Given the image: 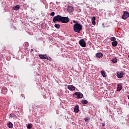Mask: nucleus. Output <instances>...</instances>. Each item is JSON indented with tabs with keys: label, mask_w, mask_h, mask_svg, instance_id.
<instances>
[{
	"label": "nucleus",
	"mask_w": 129,
	"mask_h": 129,
	"mask_svg": "<svg viewBox=\"0 0 129 129\" xmlns=\"http://www.w3.org/2000/svg\"><path fill=\"white\" fill-rule=\"evenodd\" d=\"M96 57L97 58H102L103 57V54L101 52H98L96 54Z\"/></svg>",
	"instance_id": "9"
},
{
	"label": "nucleus",
	"mask_w": 129,
	"mask_h": 129,
	"mask_svg": "<svg viewBox=\"0 0 129 129\" xmlns=\"http://www.w3.org/2000/svg\"><path fill=\"white\" fill-rule=\"evenodd\" d=\"M101 74H102L103 77H106V75H105V72L104 71H101Z\"/></svg>",
	"instance_id": "17"
},
{
	"label": "nucleus",
	"mask_w": 129,
	"mask_h": 129,
	"mask_svg": "<svg viewBox=\"0 0 129 129\" xmlns=\"http://www.w3.org/2000/svg\"><path fill=\"white\" fill-rule=\"evenodd\" d=\"M28 129H31L32 128V124H28L27 126Z\"/></svg>",
	"instance_id": "24"
},
{
	"label": "nucleus",
	"mask_w": 129,
	"mask_h": 129,
	"mask_svg": "<svg viewBox=\"0 0 129 129\" xmlns=\"http://www.w3.org/2000/svg\"><path fill=\"white\" fill-rule=\"evenodd\" d=\"M74 111H75V112H76L77 113L78 112V111H79V106H78V105L75 106V108H74Z\"/></svg>",
	"instance_id": "13"
},
{
	"label": "nucleus",
	"mask_w": 129,
	"mask_h": 129,
	"mask_svg": "<svg viewBox=\"0 0 129 129\" xmlns=\"http://www.w3.org/2000/svg\"><path fill=\"white\" fill-rule=\"evenodd\" d=\"M8 126L9 127V128H13V124L11 122H9L8 124Z\"/></svg>",
	"instance_id": "16"
},
{
	"label": "nucleus",
	"mask_w": 129,
	"mask_h": 129,
	"mask_svg": "<svg viewBox=\"0 0 129 129\" xmlns=\"http://www.w3.org/2000/svg\"><path fill=\"white\" fill-rule=\"evenodd\" d=\"M89 119H90V118H88V117H87V118H85V121L86 122H87L89 121Z\"/></svg>",
	"instance_id": "25"
},
{
	"label": "nucleus",
	"mask_w": 129,
	"mask_h": 129,
	"mask_svg": "<svg viewBox=\"0 0 129 129\" xmlns=\"http://www.w3.org/2000/svg\"><path fill=\"white\" fill-rule=\"evenodd\" d=\"M7 92H8V89L6 87H4L2 88L1 93L2 94H7Z\"/></svg>",
	"instance_id": "8"
},
{
	"label": "nucleus",
	"mask_w": 129,
	"mask_h": 129,
	"mask_svg": "<svg viewBox=\"0 0 129 129\" xmlns=\"http://www.w3.org/2000/svg\"><path fill=\"white\" fill-rule=\"evenodd\" d=\"M68 89H69V90L73 91V90H75V87H74L72 85L68 86Z\"/></svg>",
	"instance_id": "12"
},
{
	"label": "nucleus",
	"mask_w": 129,
	"mask_h": 129,
	"mask_svg": "<svg viewBox=\"0 0 129 129\" xmlns=\"http://www.w3.org/2000/svg\"><path fill=\"white\" fill-rule=\"evenodd\" d=\"M10 117H16L17 116V115H16V114L12 113V114H10Z\"/></svg>",
	"instance_id": "22"
},
{
	"label": "nucleus",
	"mask_w": 129,
	"mask_h": 129,
	"mask_svg": "<svg viewBox=\"0 0 129 129\" xmlns=\"http://www.w3.org/2000/svg\"><path fill=\"white\" fill-rule=\"evenodd\" d=\"M117 41L116 40H115L114 41H113L112 42V46L113 47H116L117 46Z\"/></svg>",
	"instance_id": "14"
},
{
	"label": "nucleus",
	"mask_w": 129,
	"mask_h": 129,
	"mask_svg": "<svg viewBox=\"0 0 129 129\" xmlns=\"http://www.w3.org/2000/svg\"><path fill=\"white\" fill-rule=\"evenodd\" d=\"M117 76L118 78H122V77H123V72H117Z\"/></svg>",
	"instance_id": "7"
},
{
	"label": "nucleus",
	"mask_w": 129,
	"mask_h": 129,
	"mask_svg": "<svg viewBox=\"0 0 129 129\" xmlns=\"http://www.w3.org/2000/svg\"><path fill=\"white\" fill-rule=\"evenodd\" d=\"M73 23H77V22H76V21L74 20V21H73Z\"/></svg>",
	"instance_id": "31"
},
{
	"label": "nucleus",
	"mask_w": 129,
	"mask_h": 129,
	"mask_svg": "<svg viewBox=\"0 0 129 129\" xmlns=\"http://www.w3.org/2000/svg\"><path fill=\"white\" fill-rule=\"evenodd\" d=\"M111 61L113 63H116L117 62V58H115L113 59H111Z\"/></svg>",
	"instance_id": "20"
},
{
	"label": "nucleus",
	"mask_w": 129,
	"mask_h": 129,
	"mask_svg": "<svg viewBox=\"0 0 129 129\" xmlns=\"http://www.w3.org/2000/svg\"><path fill=\"white\" fill-rule=\"evenodd\" d=\"M12 10H14V11H18L20 10V5H17L16 6L13 7Z\"/></svg>",
	"instance_id": "11"
},
{
	"label": "nucleus",
	"mask_w": 129,
	"mask_h": 129,
	"mask_svg": "<svg viewBox=\"0 0 129 129\" xmlns=\"http://www.w3.org/2000/svg\"><path fill=\"white\" fill-rule=\"evenodd\" d=\"M70 21V19L68 17H65V23H68Z\"/></svg>",
	"instance_id": "19"
},
{
	"label": "nucleus",
	"mask_w": 129,
	"mask_h": 129,
	"mask_svg": "<svg viewBox=\"0 0 129 129\" xmlns=\"http://www.w3.org/2000/svg\"><path fill=\"white\" fill-rule=\"evenodd\" d=\"M92 25H95V24H96V23L95 22V21H92Z\"/></svg>",
	"instance_id": "28"
},
{
	"label": "nucleus",
	"mask_w": 129,
	"mask_h": 129,
	"mask_svg": "<svg viewBox=\"0 0 129 129\" xmlns=\"http://www.w3.org/2000/svg\"><path fill=\"white\" fill-rule=\"evenodd\" d=\"M38 57L40 59H45L46 60H51V58L49 56H47V55L46 54H39Z\"/></svg>",
	"instance_id": "3"
},
{
	"label": "nucleus",
	"mask_w": 129,
	"mask_h": 129,
	"mask_svg": "<svg viewBox=\"0 0 129 129\" xmlns=\"http://www.w3.org/2000/svg\"><path fill=\"white\" fill-rule=\"evenodd\" d=\"M82 30V25H80V24L77 23L74 25V31L76 33H78L79 34L80 31Z\"/></svg>",
	"instance_id": "2"
},
{
	"label": "nucleus",
	"mask_w": 129,
	"mask_h": 129,
	"mask_svg": "<svg viewBox=\"0 0 129 129\" xmlns=\"http://www.w3.org/2000/svg\"><path fill=\"white\" fill-rule=\"evenodd\" d=\"M102 125L103 126H105V123H102Z\"/></svg>",
	"instance_id": "29"
},
{
	"label": "nucleus",
	"mask_w": 129,
	"mask_h": 129,
	"mask_svg": "<svg viewBox=\"0 0 129 129\" xmlns=\"http://www.w3.org/2000/svg\"><path fill=\"white\" fill-rule=\"evenodd\" d=\"M122 87L120 85H118V87H117V91H120V90H121L122 89Z\"/></svg>",
	"instance_id": "18"
},
{
	"label": "nucleus",
	"mask_w": 129,
	"mask_h": 129,
	"mask_svg": "<svg viewBox=\"0 0 129 129\" xmlns=\"http://www.w3.org/2000/svg\"><path fill=\"white\" fill-rule=\"evenodd\" d=\"M54 27L56 29H59L60 28V25L59 24H55Z\"/></svg>",
	"instance_id": "23"
},
{
	"label": "nucleus",
	"mask_w": 129,
	"mask_h": 129,
	"mask_svg": "<svg viewBox=\"0 0 129 129\" xmlns=\"http://www.w3.org/2000/svg\"><path fill=\"white\" fill-rule=\"evenodd\" d=\"M129 17V13L127 11H124L122 16V19L123 20H126Z\"/></svg>",
	"instance_id": "4"
},
{
	"label": "nucleus",
	"mask_w": 129,
	"mask_h": 129,
	"mask_svg": "<svg viewBox=\"0 0 129 129\" xmlns=\"http://www.w3.org/2000/svg\"><path fill=\"white\" fill-rule=\"evenodd\" d=\"M110 40L112 42H114V41H116L115 40H116V38L114 37H112L110 38Z\"/></svg>",
	"instance_id": "21"
},
{
	"label": "nucleus",
	"mask_w": 129,
	"mask_h": 129,
	"mask_svg": "<svg viewBox=\"0 0 129 129\" xmlns=\"http://www.w3.org/2000/svg\"><path fill=\"white\" fill-rule=\"evenodd\" d=\"M26 47H28V46H29V43H26Z\"/></svg>",
	"instance_id": "30"
},
{
	"label": "nucleus",
	"mask_w": 129,
	"mask_h": 129,
	"mask_svg": "<svg viewBox=\"0 0 129 129\" xmlns=\"http://www.w3.org/2000/svg\"><path fill=\"white\" fill-rule=\"evenodd\" d=\"M50 16H52V17H53V16H55V12H53L50 14Z\"/></svg>",
	"instance_id": "27"
},
{
	"label": "nucleus",
	"mask_w": 129,
	"mask_h": 129,
	"mask_svg": "<svg viewBox=\"0 0 129 129\" xmlns=\"http://www.w3.org/2000/svg\"><path fill=\"white\" fill-rule=\"evenodd\" d=\"M100 120H102V119H101Z\"/></svg>",
	"instance_id": "32"
},
{
	"label": "nucleus",
	"mask_w": 129,
	"mask_h": 129,
	"mask_svg": "<svg viewBox=\"0 0 129 129\" xmlns=\"http://www.w3.org/2000/svg\"><path fill=\"white\" fill-rule=\"evenodd\" d=\"M95 20H96V17L94 16L92 17V21H95Z\"/></svg>",
	"instance_id": "26"
},
{
	"label": "nucleus",
	"mask_w": 129,
	"mask_h": 129,
	"mask_svg": "<svg viewBox=\"0 0 129 129\" xmlns=\"http://www.w3.org/2000/svg\"><path fill=\"white\" fill-rule=\"evenodd\" d=\"M53 23H56V22H61V23L65 24V17L60 15H57L53 17Z\"/></svg>",
	"instance_id": "1"
},
{
	"label": "nucleus",
	"mask_w": 129,
	"mask_h": 129,
	"mask_svg": "<svg viewBox=\"0 0 129 129\" xmlns=\"http://www.w3.org/2000/svg\"><path fill=\"white\" fill-rule=\"evenodd\" d=\"M79 44L81 45L82 47H86V43H85V41L84 39H81L79 41Z\"/></svg>",
	"instance_id": "5"
},
{
	"label": "nucleus",
	"mask_w": 129,
	"mask_h": 129,
	"mask_svg": "<svg viewBox=\"0 0 129 129\" xmlns=\"http://www.w3.org/2000/svg\"><path fill=\"white\" fill-rule=\"evenodd\" d=\"M75 95L77 96V98H82V97H83V94L78 92H75Z\"/></svg>",
	"instance_id": "6"
},
{
	"label": "nucleus",
	"mask_w": 129,
	"mask_h": 129,
	"mask_svg": "<svg viewBox=\"0 0 129 129\" xmlns=\"http://www.w3.org/2000/svg\"><path fill=\"white\" fill-rule=\"evenodd\" d=\"M67 11L69 12V13H72V12L74 11L73 7L72 6H69L67 7Z\"/></svg>",
	"instance_id": "10"
},
{
	"label": "nucleus",
	"mask_w": 129,
	"mask_h": 129,
	"mask_svg": "<svg viewBox=\"0 0 129 129\" xmlns=\"http://www.w3.org/2000/svg\"><path fill=\"white\" fill-rule=\"evenodd\" d=\"M81 103L82 104H87V103H88V101H87L86 100H83L81 101Z\"/></svg>",
	"instance_id": "15"
}]
</instances>
